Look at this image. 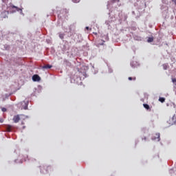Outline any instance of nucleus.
I'll return each mask as SVG.
<instances>
[{
	"instance_id": "f257e3e1",
	"label": "nucleus",
	"mask_w": 176,
	"mask_h": 176,
	"mask_svg": "<svg viewBox=\"0 0 176 176\" xmlns=\"http://www.w3.org/2000/svg\"><path fill=\"white\" fill-rule=\"evenodd\" d=\"M168 123L171 126V125H174L176 124V116L174 115L172 118H170L168 121Z\"/></svg>"
},
{
	"instance_id": "f03ea898",
	"label": "nucleus",
	"mask_w": 176,
	"mask_h": 176,
	"mask_svg": "<svg viewBox=\"0 0 176 176\" xmlns=\"http://www.w3.org/2000/svg\"><path fill=\"white\" fill-rule=\"evenodd\" d=\"M20 116L21 115L17 114L13 116L12 121L14 122V123L16 124L20 122V120H21Z\"/></svg>"
},
{
	"instance_id": "7ed1b4c3",
	"label": "nucleus",
	"mask_w": 176,
	"mask_h": 176,
	"mask_svg": "<svg viewBox=\"0 0 176 176\" xmlns=\"http://www.w3.org/2000/svg\"><path fill=\"white\" fill-rule=\"evenodd\" d=\"M32 80L34 82H39L41 80V77H39L38 74H34L32 76Z\"/></svg>"
},
{
	"instance_id": "20e7f679",
	"label": "nucleus",
	"mask_w": 176,
	"mask_h": 176,
	"mask_svg": "<svg viewBox=\"0 0 176 176\" xmlns=\"http://www.w3.org/2000/svg\"><path fill=\"white\" fill-rule=\"evenodd\" d=\"M52 65H45L42 67V69H52Z\"/></svg>"
},
{
	"instance_id": "39448f33",
	"label": "nucleus",
	"mask_w": 176,
	"mask_h": 176,
	"mask_svg": "<svg viewBox=\"0 0 176 176\" xmlns=\"http://www.w3.org/2000/svg\"><path fill=\"white\" fill-rule=\"evenodd\" d=\"M8 14V13H7L6 11L3 12L1 13V18H2V19H6V18H7V17H8V16H7Z\"/></svg>"
},
{
	"instance_id": "423d86ee",
	"label": "nucleus",
	"mask_w": 176,
	"mask_h": 176,
	"mask_svg": "<svg viewBox=\"0 0 176 176\" xmlns=\"http://www.w3.org/2000/svg\"><path fill=\"white\" fill-rule=\"evenodd\" d=\"M12 125H7L6 126L7 132H11L12 131Z\"/></svg>"
},
{
	"instance_id": "0eeeda50",
	"label": "nucleus",
	"mask_w": 176,
	"mask_h": 176,
	"mask_svg": "<svg viewBox=\"0 0 176 176\" xmlns=\"http://www.w3.org/2000/svg\"><path fill=\"white\" fill-rule=\"evenodd\" d=\"M10 8L11 9H15V10H14V12H16V11L19 12L20 10V9L18 7H16L14 6H10Z\"/></svg>"
},
{
	"instance_id": "6e6552de",
	"label": "nucleus",
	"mask_w": 176,
	"mask_h": 176,
	"mask_svg": "<svg viewBox=\"0 0 176 176\" xmlns=\"http://www.w3.org/2000/svg\"><path fill=\"white\" fill-rule=\"evenodd\" d=\"M159 102L161 103H164L165 102L164 98H159Z\"/></svg>"
},
{
	"instance_id": "1a4fd4ad",
	"label": "nucleus",
	"mask_w": 176,
	"mask_h": 176,
	"mask_svg": "<svg viewBox=\"0 0 176 176\" xmlns=\"http://www.w3.org/2000/svg\"><path fill=\"white\" fill-rule=\"evenodd\" d=\"M143 107H144V109H147V110L150 109V107H149L148 104H143Z\"/></svg>"
},
{
	"instance_id": "9d476101",
	"label": "nucleus",
	"mask_w": 176,
	"mask_h": 176,
	"mask_svg": "<svg viewBox=\"0 0 176 176\" xmlns=\"http://www.w3.org/2000/svg\"><path fill=\"white\" fill-rule=\"evenodd\" d=\"M147 42L148 43H153V37L148 38Z\"/></svg>"
},
{
	"instance_id": "9b49d317",
	"label": "nucleus",
	"mask_w": 176,
	"mask_h": 176,
	"mask_svg": "<svg viewBox=\"0 0 176 176\" xmlns=\"http://www.w3.org/2000/svg\"><path fill=\"white\" fill-rule=\"evenodd\" d=\"M128 79L129 81H131V80H135L136 78L135 77H129Z\"/></svg>"
},
{
	"instance_id": "f8f14e48",
	"label": "nucleus",
	"mask_w": 176,
	"mask_h": 176,
	"mask_svg": "<svg viewBox=\"0 0 176 176\" xmlns=\"http://www.w3.org/2000/svg\"><path fill=\"white\" fill-rule=\"evenodd\" d=\"M59 38H60V39H64V34H59Z\"/></svg>"
},
{
	"instance_id": "ddd939ff",
	"label": "nucleus",
	"mask_w": 176,
	"mask_h": 176,
	"mask_svg": "<svg viewBox=\"0 0 176 176\" xmlns=\"http://www.w3.org/2000/svg\"><path fill=\"white\" fill-rule=\"evenodd\" d=\"M1 111H2V112H6V111H7V109L5 108V107H3V108L1 109Z\"/></svg>"
},
{
	"instance_id": "4468645a",
	"label": "nucleus",
	"mask_w": 176,
	"mask_h": 176,
	"mask_svg": "<svg viewBox=\"0 0 176 176\" xmlns=\"http://www.w3.org/2000/svg\"><path fill=\"white\" fill-rule=\"evenodd\" d=\"M74 3H78L80 2V0H73Z\"/></svg>"
},
{
	"instance_id": "2eb2a0df",
	"label": "nucleus",
	"mask_w": 176,
	"mask_h": 176,
	"mask_svg": "<svg viewBox=\"0 0 176 176\" xmlns=\"http://www.w3.org/2000/svg\"><path fill=\"white\" fill-rule=\"evenodd\" d=\"M3 3H8V0H1Z\"/></svg>"
},
{
	"instance_id": "dca6fc26",
	"label": "nucleus",
	"mask_w": 176,
	"mask_h": 176,
	"mask_svg": "<svg viewBox=\"0 0 176 176\" xmlns=\"http://www.w3.org/2000/svg\"><path fill=\"white\" fill-rule=\"evenodd\" d=\"M172 82L173 83H176V78H172Z\"/></svg>"
},
{
	"instance_id": "f3484780",
	"label": "nucleus",
	"mask_w": 176,
	"mask_h": 176,
	"mask_svg": "<svg viewBox=\"0 0 176 176\" xmlns=\"http://www.w3.org/2000/svg\"><path fill=\"white\" fill-rule=\"evenodd\" d=\"M157 138L160 139V134H157Z\"/></svg>"
},
{
	"instance_id": "a211bd4d",
	"label": "nucleus",
	"mask_w": 176,
	"mask_h": 176,
	"mask_svg": "<svg viewBox=\"0 0 176 176\" xmlns=\"http://www.w3.org/2000/svg\"><path fill=\"white\" fill-rule=\"evenodd\" d=\"M172 1L174 2V3L176 5V0H172Z\"/></svg>"
},
{
	"instance_id": "6ab92c4d",
	"label": "nucleus",
	"mask_w": 176,
	"mask_h": 176,
	"mask_svg": "<svg viewBox=\"0 0 176 176\" xmlns=\"http://www.w3.org/2000/svg\"><path fill=\"white\" fill-rule=\"evenodd\" d=\"M85 29H87V30H89V27H85Z\"/></svg>"
},
{
	"instance_id": "aec40b11",
	"label": "nucleus",
	"mask_w": 176,
	"mask_h": 176,
	"mask_svg": "<svg viewBox=\"0 0 176 176\" xmlns=\"http://www.w3.org/2000/svg\"><path fill=\"white\" fill-rule=\"evenodd\" d=\"M100 45H104V43H101V44H100Z\"/></svg>"
},
{
	"instance_id": "412c9836",
	"label": "nucleus",
	"mask_w": 176,
	"mask_h": 176,
	"mask_svg": "<svg viewBox=\"0 0 176 176\" xmlns=\"http://www.w3.org/2000/svg\"><path fill=\"white\" fill-rule=\"evenodd\" d=\"M21 124H24V123H23V122H21Z\"/></svg>"
}]
</instances>
